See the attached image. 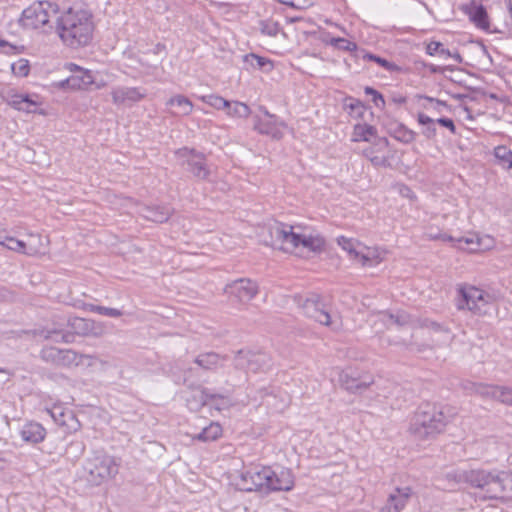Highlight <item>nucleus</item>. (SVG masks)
Listing matches in <instances>:
<instances>
[{"instance_id": "8", "label": "nucleus", "mask_w": 512, "mask_h": 512, "mask_svg": "<svg viewBox=\"0 0 512 512\" xmlns=\"http://www.w3.org/2000/svg\"><path fill=\"white\" fill-rule=\"evenodd\" d=\"M301 308L303 313L318 322L321 325L330 327L333 331H338L342 327V323L338 318H333L330 313L325 308L324 303L322 302L320 296L312 295L311 297L306 298L302 304Z\"/></svg>"}, {"instance_id": "36", "label": "nucleus", "mask_w": 512, "mask_h": 512, "mask_svg": "<svg viewBox=\"0 0 512 512\" xmlns=\"http://www.w3.org/2000/svg\"><path fill=\"white\" fill-rule=\"evenodd\" d=\"M467 14L470 20L481 29H488L489 22L487 12L483 6H472L468 8Z\"/></svg>"}, {"instance_id": "54", "label": "nucleus", "mask_w": 512, "mask_h": 512, "mask_svg": "<svg viewBox=\"0 0 512 512\" xmlns=\"http://www.w3.org/2000/svg\"><path fill=\"white\" fill-rule=\"evenodd\" d=\"M364 91L367 95H371L373 97L372 101L376 107L383 108L385 106V100L382 94H380L378 91H376L372 87H365Z\"/></svg>"}, {"instance_id": "42", "label": "nucleus", "mask_w": 512, "mask_h": 512, "mask_svg": "<svg viewBox=\"0 0 512 512\" xmlns=\"http://www.w3.org/2000/svg\"><path fill=\"white\" fill-rule=\"evenodd\" d=\"M392 136L396 140L408 144L415 140L416 133L408 129L404 125L399 124L395 127L394 131L392 132Z\"/></svg>"}, {"instance_id": "2", "label": "nucleus", "mask_w": 512, "mask_h": 512, "mask_svg": "<svg viewBox=\"0 0 512 512\" xmlns=\"http://www.w3.org/2000/svg\"><path fill=\"white\" fill-rule=\"evenodd\" d=\"M270 240L266 243L289 253H296L297 250L311 252L321 251L325 241L319 235H304L294 232V228L287 224L274 223L269 227Z\"/></svg>"}, {"instance_id": "63", "label": "nucleus", "mask_w": 512, "mask_h": 512, "mask_svg": "<svg viewBox=\"0 0 512 512\" xmlns=\"http://www.w3.org/2000/svg\"><path fill=\"white\" fill-rule=\"evenodd\" d=\"M349 106L351 109H356V108L362 107V103L359 100H355L354 102L349 104Z\"/></svg>"}, {"instance_id": "16", "label": "nucleus", "mask_w": 512, "mask_h": 512, "mask_svg": "<svg viewBox=\"0 0 512 512\" xmlns=\"http://www.w3.org/2000/svg\"><path fill=\"white\" fill-rule=\"evenodd\" d=\"M265 118L255 116L254 129L261 134L269 135L275 139H280L283 136L282 129L285 124L279 121L274 115L270 114L265 108L261 107Z\"/></svg>"}, {"instance_id": "19", "label": "nucleus", "mask_w": 512, "mask_h": 512, "mask_svg": "<svg viewBox=\"0 0 512 512\" xmlns=\"http://www.w3.org/2000/svg\"><path fill=\"white\" fill-rule=\"evenodd\" d=\"M268 491H289L294 486V478L290 470H272L268 480Z\"/></svg>"}, {"instance_id": "21", "label": "nucleus", "mask_w": 512, "mask_h": 512, "mask_svg": "<svg viewBox=\"0 0 512 512\" xmlns=\"http://www.w3.org/2000/svg\"><path fill=\"white\" fill-rule=\"evenodd\" d=\"M23 441L31 444H37L44 440L46 436L45 428L36 422L26 423L20 430Z\"/></svg>"}, {"instance_id": "27", "label": "nucleus", "mask_w": 512, "mask_h": 512, "mask_svg": "<svg viewBox=\"0 0 512 512\" xmlns=\"http://www.w3.org/2000/svg\"><path fill=\"white\" fill-rule=\"evenodd\" d=\"M22 335H31L33 337H41L43 338L44 340H50V339H55L54 336H61V341L62 342H65V343H69L70 342V338L72 337L71 334L69 333H62L61 330L59 329H56V328H53V329H46V328H43V329H36V330H32V331H26V330H22L20 332L17 333V337H21Z\"/></svg>"}, {"instance_id": "59", "label": "nucleus", "mask_w": 512, "mask_h": 512, "mask_svg": "<svg viewBox=\"0 0 512 512\" xmlns=\"http://www.w3.org/2000/svg\"><path fill=\"white\" fill-rule=\"evenodd\" d=\"M429 102V106H425L426 109H433L437 113H441L443 108L447 107V104L441 100H435L430 97L425 98Z\"/></svg>"}, {"instance_id": "1", "label": "nucleus", "mask_w": 512, "mask_h": 512, "mask_svg": "<svg viewBox=\"0 0 512 512\" xmlns=\"http://www.w3.org/2000/svg\"><path fill=\"white\" fill-rule=\"evenodd\" d=\"M56 30L61 40L76 48L90 43L94 25L92 14L86 8L75 5L57 17Z\"/></svg>"}, {"instance_id": "4", "label": "nucleus", "mask_w": 512, "mask_h": 512, "mask_svg": "<svg viewBox=\"0 0 512 512\" xmlns=\"http://www.w3.org/2000/svg\"><path fill=\"white\" fill-rule=\"evenodd\" d=\"M448 423L442 409L434 404L420 406L410 424V434L417 441L431 440L442 433Z\"/></svg>"}, {"instance_id": "23", "label": "nucleus", "mask_w": 512, "mask_h": 512, "mask_svg": "<svg viewBox=\"0 0 512 512\" xmlns=\"http://www.w3.org/2000/svg\"><path fill=\"white\" fill-rule=\"evenodd\" d=\"M25 251L24 254L28 256L43 255L46 253L48 239L42 237L40 234L30 233L27 240L24 241Z\"/></svg>"}, {"instance_id": "61", "label": "nucleus", "mask_w": 512, "mask_h": 512, "mask_svg": "<svg viewBox=\"0 0 512 512\" xmlns=\"http://www.w3.org/2000/svg\"><path fill=\"white\" fill-rule=\"evenodd\" d=\"M436 123L449 129L452 134L456 133V126H455L454 122L449 118H438L436 120Z\"/></svg>"}, {"instance_id": "40", "label": "nucleus", "mask_w": 512, "mask_h": 512, "mask_svg": "<svg viewBox=\"0 0 512 512\" xmlns=\"http://www.w3.org/2000/svg\"><path fill=\"white\" fill-rule=\"evenodd\" d=\"M493 155L496 159V164L506 169L512 164V150L505 145H499L494 148Z\"/></svg>"}, {"instance_id": "14", "label": "nucleus", "mask_w": 512, "mask_h": 512, "mask_svg": "<svg viewBox=\"0 0 512 512\" xmlns=\"http://www.w3.org/2000/svg\"><path fill=\"white\" fill-rule=\"evenodd\" d=\"M116 106H131L145 98L146 91L140 87L115 86L110 92Z\"/></svg>"}, {"instance_id": "57", "label": "nucleus", "mask_w": 512, "mask_h": 512, "mask_svg": "<svg viewBox=\"0 0 512 512\" xmlns=\"http://www.w3.org/2000/svg\"><path fill=\"white\" fill-rule=\"evenodd\" d=\"M364 91L367 95H371L373 97L372 101L376 107L383 108L385 106V100L382 94H380L378 91H376L372 87H365Z\"/></svg>"}, {"instance_id": "3", "label": "nucleus", "mask_w": 512, "mask_h": 512, "mask_svg": "<svg viewBox=\"0 0 512 512\" xmlns=\"http://www.w3.org/2000/svg\"><path fill=\"white\" fill-rule=\"evenodd\" d=\"M457 482H467L485 492L490 499H497L507 492H512V474L507 471L469 470L453 475Z\"/></svg>"}, {"instance_id": "53", "label": "nucleus", "mask_w": 512, "mask_h": 512, "mask_svg": "<svg viewBox=\"0 0 512 512\" xmlns=\"http://www.w3.org/2000/svg\"><path fill=\"white\" fill-rule=\"evenodd\" d=\"M498 402L512 406V387L501 385Z\"/></svg>"}, {"instance_id": "33", "label": "nucleus", "mask_w": 512, "mask_h": 512, "mask_svg": "<svg viewBox=\"0 0 512 512\" xmlns=\"http://www.w3.org/2000/svg\"><path fill=\"white\" fill-rule=\"evenodd\" d=\"M337 244L344 250L348 253L349 257L358 262V259H359V256H360V252H361V248H362V243H360L359 241L353 239V238H347V237H344V236H340L337 238Z\"/></svg>"}, {"instance_id": "17", "label": "nucleus", "mask_w": 512, "mask_h": 512, "mask_svg": "<svg viewBox=\"0 0 512 512\" xmlns=\"http://www.w3.org/2000/svg\"><path fill=\"white\" fill-rule=\"evenodd\" d=\"M412 495L410 487L395 488L387 498L380 512H401Z\"/></svg>"}, {"instance_id": "9", "label": "nucleus", "mask_w": 512, "mask_h": 512, "mask_svg": "<svg viewBox=\"0 0 512 512\" xmlns=\"http://www.w3.org/2000/svg\"><path fill=\"white\" fill-rule=\"evenodd\" d=\"M272 475L271 467H252L241 472L237 486L243 491L268 492V480Z\"/></svg>"}, {"instance_id": "34", "label": "nucleus", "mask_w": 512, "mask_h": 512, "mask_svg": "<svg viewBox=\"0 0 512 512\" xmlns=\"http://www.w3.org/2000/svg\"><path fill=\"white\" fill-rule=\"evenodd\" d=\"M68 325L71 329L79 335H96L94 330L95 322L89 319H84L80 317H71L68 319Z\"/></svg>"}, {"instance_id": "50", "label": "nucleus", "mask_w": 512, "mask_h": 512, "mask_svg": "<svg viewBox=\"0 0 512 512\" xmlns=\"http://www.w3.org/2000/svg\"><path fill=\"white\" fill-rule=\"evenodd\" d=\"M2 246L6 247L7 249H9L11 251L22 253V254H24V251H25V244H24L23 240H18L16 238L8 236V235H7V239H5V244H3Z\"/></svg>"}, {"instance_id": "41", "label": "nucleus", "mask_w": 512, "mask_h": 512, "mask_svg": "<svg viewBox=\"0 0 512 512\" xmlns=\"http://www.w3.org/2000/svg\"><path fill=\"white\" fill-rule=\"evenodd\" d=\"M417 121L420 125L424 127L422 134L427 139H433L436 136V120H434L433 118L429 117L424 113H418Z\"/></svg>"}, {"instance_id": "46", "label": "nucleus", "mask_w": 512, "mask_h": 512, "mask_svg": "<svg viewBox=\"0 0 512 512\" xmlns=\"http://www.w3.org/2000/svg\"><path fill=\"white\" fill-rule=\"evenodd\" d=\"M420 325H421V327L427 328L434 332L442 333L444 335V340H443L444 342H448L451 340V335H450L449 330L447 328H444L437 322H434L429 319H424Z\"/></svg>"}, {"instance_id": "5", "label": "nucleus", "mask_w": 512, "mask_h": 512, "mask_svg": "<svg viewBox=\"0 0 512 512\" xmlns=\"http://www.w3.org/2000/svg\"><path fill=\"white\" fill-rule=\"evenodd\" d=\"M58 6L49 1H36L27 7L20 19L27 29H42L50 32L53 29L52 19L57 20Z\"/></svg>"}, {"instance_id": "26", "label": "nucleus", "mask_w": 512, "mask_h": 512, "mask_svg": "<svg viewBox=\"0 0 512 512\" xmlns=\"http://www.w3.org/2000/svg\"><path fill=\"white\" fill-rule=\"evenodd\" d=\"M166 106L176 107V111H171L170 113L175 116H187L189 115L194 106L193 103L184 95H175L167 100Z\"/></svg>"}, {"instance_id": "51", "label": "nucleus", "mask_w": 512, "mask_h": 512, "mask_svg": "<svg viewBox=\"0 0 512 512\" xmlns=\"http://www.w3.org/2000/svg\"><path fill=\"white\" fill-rule=\"evenodd\" d=\"M47 412L58 425H60L61 420L66 419V413H72L71 410L64 409L60 405H54L51 409H47Z\"/></svg>"}, {"instance_id": "47", "label": "nucleus", "mask_w": 512, "mask_h": 512, "mask_svg": "<svg viewBox=\"0 0 512 512\" xmlns=\"http://www.w3.org/2000/svg\"><path fill=\"white\" fill-rule=\"evenodd\" d=\"M60 426L64 427L67 433H75L81 428V424L73 412L66 413V419L61 420Z\"/></svg>"}, {"instance_id": "44", "label": "nucleus", "mask_w": 512, "mask_h": 512, "mask_svg": "<svg viewBox=\"0 0 512 512\" xmlns=\"http://www.w3.org/2000/svg\"><path fill=\"white\" fill-rule=\"evenodd\" d=\"M326 43L332 47H335L337 49L343 50V51H355L357 49V45L355 42L349 41L344 38H336L333 37L326 41Z\"/></svg>"}, {"instance_id": "52", "label": "nucleus", "mask_w": 512, "mask_h": 512, "mask_svg": "<svg viewBox=\"0 0 512 512\" xmlns=\"http://www.w3.org/2000/svg\"><path fill=\"white\" fill-rule=\"evenodd\" d=\"M13 73L17 76L24 77L29 73V63L25 59H19L11 66Z\"/></svg>"}, {"instance_id": "31", "label": "nucleus", "mask_w": 512, "mask_h": 512, "mask_svg": "<svg viewBox=\"0 0 512 512\" xmlns=\"http://www.w3.org/2000/svg\"><path fill=\"white\" fill-rule=\"evenodd\" d=\"M222 435V427L217 422H211L205 426L201 432L192 436V440L201 442L215 441Z\"/></svg>"}, {"instance_id": "60", "label": "nucleus", "mask_w": 512, "mask_h": 512, "mask_svg": "<svg viewBox=\"0 0 512 512\" xmlns=\"http://www.w3.org/2000/svg\"><path fill=\"white\" fill-rule=\"evenodd\" d=\"M193 397L199 400V405H205L210 399L215 398V395H210L203 390H197L194 392Z\"/></svg>"}, {"instance_id": "45", "label": "nucleus", "mask_w": 512, "mask_h": 512, "mask_svg": "<svg viewBox=\"0 0 512 512\" xmlns=\"http://www.w3.org/2000/svg\"><path fill=\"white\" fill-rule=\"evenodd\" d=\"M85 308L91 312H95L100 315H105V316L114 317V318L120 317L122 315V312L116 308H109V307H104V306H99V305H94V304H87L85 306Z\"/></svg>"}, {"instance_id": "7", "label": "nucleus", "mask_w": 512, "mask_h": 512, "mask_svg": "<svg viewBox=\"0 0 512 512\" xmlns=\"http://www.w3.org/2000/svg\"><path fill=\"white\" fill-rule=\"evenodd\" d=\"M459 293L462 296V301L458 303V308L466 307L474 314H487L489 307L495 302L493 295L474 286L460 288Z\"/></svg>"}, {"instance_id": "32", "label": "nucleus", "mask_w": 512, "mask_h": 512, "mask_svg": "<svg viewBox=\"0 0 512 512\" xmlns=\"http://www.w3.org/2000/svg\"><path fill=\"white\" fill-rule=\"evenodd\" d=\"M501 385H492L484 383H471V391L482 398L498 401Z\"/></svg>"}, {"instance_id": "24", "label": "nucleus", "mask_w": 512, "mask_h": 512, "mask_svg": "<svg viewBox=\"0 0 512 512\" xmlns=\"http://www.w3.org/2000/svg\"><path fill=\"white\" fill-rule=\"evenodd\" d=\"M71 70H76L77 74L67 79V83L78 89H87L94 84V78L89 70H84L75 64H71Z\"/></svg>"}, {"instance_id": "6", "label": "nucleus", "mask_w": 512, "mask_h": 512, "mask_svg": "<svg viewBox=\"0 0 512 512\" xmlns=\"http://www.w3.org/2000/svg\"><path fill=\"white\" fill-rule=\"evenodd\" d=\"M85 470L90 476L89 481L99 485L118 473V464L112 456L95 454L88 459Z\"/></svg>"}, {"instance_id": "28", "label": "nucleus", "mask_w": 512, "mask_h": 512, "mask_svg": "<svg viewBox=\"0 0 512 512\" xmlns=\"http://www.w3.org/2000/svg\"><path fill=\"white\" fill-rule=\"evenodd\" d=\"M7 102L14 109L27 113H34L37 107V102L29 95L13 94Z\"/></svg>"}, {"instance_id": "22", "label": "nucleus", "mask_w": 512, "mask_h": 512, "mask_svg": "<svg viewBox=\"0 0 512 512\" xmlns=\"http://www.w3.org/2000/svg\"><path fill=\"white\" fill-rule=\"evenodd\" d=\"M386 252L377 247H367L362 245L358 263L362 266L373 267L381 263L385 258Z\"/></svg>"}, {"instance_id": "48", "label": "nucleus", "mask_w": 512, "mask_h": 512, "mask_svg": "<svg viewBox=\"0 0 512 512\" xmlns=\"http://www.w3.org/2000/svg\"><path fill=\"white\" fill-rule=\"evenodd\" d=\"M60 426L64 427L67 433H75L81 428V424L73 412L66 413V419L61 420Z\"/></svg>"}, {"instance_id": "18", "label": "nucleus", "mask_w": 512, "mask_h": 512, "mask_svg": "<svg viewBox=\"0 0 512 512\" xmlns=\"http://www.w3.org/2000/svg\"><path fill=\"white\" fill-rule=\"evenodd\" d=\"M388 144L386 138H377L373 146L364 149L363 154L375 167H387L390 165L385 154Z\"/></svg>"}, {"instance_id": "62", "label": "nucleus", "mask_w": 512, "mask_h": 512, "mask_svg": "<svg viewBox=\"0 0 512 512\" xmlns=\"http://www.w3.org/2000/svg\"><path fill=\"white\" fill-rule=\"evenodd\" d=\"M5 239H7V233L4 229H0V245L5 244Z\"/></svg>"}, {"instance_id": "56", "label": "nucleus", "mask_w": 512, "mask_h": 512, "mask_svg": "<svg viewBox=\"0 0 512 512\" xmlns=\"http://www.w3.org/2000/svg\"><path fill=\"white\" fill-rule=\"evenodd\" d=\"M364 91L367 95H371L373 97L372 101L376 107L383 108L385 106V100L382 94H380L378 91H376L372 87H365Z\"/></svg>"}, {"instance_id": "11", "label": "nucleus", "mask_w": 512, "mask_h": 512, "mask_svg": "<svg viewBox=\"0 0 512 512\" xmlns=\"http://www.w3.org/2000/svg\"><path fill=\"white\" fill-rule=\"evenodd\" d=\"M43 361L56 365L69 367L79 365L82 358H88L86 355H79L72 349H59L53 346L44 347L40 352Z\"/></svg>"}, {"instance_id": "38", "label": "nucleus", "mask_w": 512, "mask_h": 512, "mask_svg": "<svg viewBox=\"0 0 512 512\" xmlns=\"http://www.w3.org/2000/svg\"><path fill=\"white\" fill-rule=\"evenodd\" d=\"M243 61L252 68H257L265 72H269L273 69V63L270 59L253 53L244 55Z\"/></svg>"}, {"instance_id": "13", "label": "nucleus", "mask_w": 512, "mask_h": 512, "mask_svg": "<svg viewBox=\"0 0 512 512\" xmlns=\"http://www.w3.org/2000/svg\"><path fill=\"white\" fill-rule=\"evenodd\" d=\"M236 366L246 369L248 372H265L271 364L270 357L263 352H242L240 351L235 358Z\"/></svg>"}, {"instance_id": "58", "label": "nucleus", "mask_w": 512, "mask_h": 512, "mask_svg": "<svg viewBox=\"0 0 512 512\" xmlns=\"http://www.w3.org/2000/svg\"><path fill=\"white\" fill-rule=\"evenodd\" d=\"M367 58L372 61H375L376 63H378L379 65H381L388 71H396L399 69L398 66L395 65L394 63H391V62L387 61L386 59L378 57L376 55L368 54Z\"/></svg>"}, {"instance_id": "25", "label": "nucleus", "mask_w": 512, "mask_h": 512, "mask_svg": "<svg viewBox=\"0 0 512 512\" xmlns=\"http://www.w3.org/2000/svg\"><path fill=\"white\" fill-rule=\"evenodd\" d=\"M378 318L387 328H392L393 326L403 327L413 324L411 316L405 312H399L395 315L381 312Z\"/></svg>"}, {"instance_id": "64", "label": "nucleus", "mask_w": 512, "mask_h": 512, "mask_svg": "<svg viewBox=\"0 0 512 512\" xmlns=\"http://www.w3.org/2000/svg\"><path fill=\"white\" fill-rule=\"evenodd\" d=\"M505 5L507 7L508 12L512 16V0H505Z\"/></svg>"}, {"instance_id": "20", "label": "nucleus", "mask_w": 512, "mask_h": 512, "mask_svg": "<svg viewBox=\"0 0 512 512\" xmlns=\"http://www.w3.org/2000/svg\"><path fill=\"white\" fill-rule=\"evenodd\" d=\"M340 382L346 390L352 393H361L374 383V379L369 375L356 378L349 372L343 371L340 374Z\"/></svg>"}, {"instance_id": "37", "label": "nucleus", "mask_w": 512, "mask_h": 512, "mask_svg": "<svg viewBox=\"0 0 512 512\" xmlns=\"http://www.w3.org/2000/svg\"><path fill=\"white\" fill-rule=\"evenodd\" d=\"M377 130L374 126L368 124H357L353 130V141H371L376 138Z\"/></svg>"}, {"instance_id": "43", "label": "nucleus", "mask_w": 512, "mask_h": 512, "mask_svg": "<svg viewBox=\"0 0 512 512\" xmlns=\"http://www.w3.org/2000/svg\"><path fill=\"white\" fill-rule=\"evenodd\" d=\"M260 31L262 34L269 37H275L281 31L280 25L273 19H265L259 22Z\"/></svg>"}, {"instance_id": "30", "label": "nucleus", "mask_w": 512, "mask_h": 512, "mask_svg": "<svg viewBox=\"0 0 512 512\" xmlns=\"http://www.w3.org/2000/svg\"><path fill=\"white\" fill-rule=\"evenodd\" d=\"M224 358L217 353L207 352L199 354L194 362L205 370H213L222 365Z\"/></svg>"}, {"instance_id": "10", "label": "nucleus", "mask_w": 512, "mask_h": 512, "mask_svg": "<svg viewBox=\"0 0 512 512\" xmlns=\"http://www.w3.org/2000/svg\"><path fill=\"white\" fill-rule=\"evenodd\" d=\"M175 155L179 164L182 166L187 165V170L192 173L194 177L201 180L209 178L211 170L203 154L196 153L194 150H189L188 148H182L177 150Z\"/></svg>"}, {"instance_id": "55", "label": "nucleus", "mask_w": 512, "mask_h": 512, "mask_svg": "<svg viewBox=\"0 0 512 512\" xmlns=\"http://www.w3.org/2000/svg\"><path fill=\"white\" fill-rule=\"evenodd\" d=\"M364 91L367 95H371L373 97L372 101L376 107L383 108L385 106V100L382 94H380L378 91H376L372 87H365Z\"/></svg>"}, {"instance_id": "15", "label": "nucleus", "mask_w": 512, "mask_h": 512, "mask_svg": "<svg viewBox=\"0 0 512 512\" xmlns=\"http://www.w3.org/2000/svg\"><path fill=\"white\" fill-rule=\"evenodd\" d=\"M426 236L428 239H431V240H442V241L453 242L454 246L461 248V249H467L470 252H477L482 249L488 248V245H485V246L482 245L483 239L477 235H470L467 237H461L458 239H454L452 236H449L447 234L435 233V232L429 231V232H426Z\"/></svg>"}, {"instance_id": "35", "label": "nucleus", "mask_w": 512, "mask_h": 512, "mask_svg": "<svg viewBox=\"0 0 512 512\" xmlns=\"http://www.w3.org/2000/svg\"><path fill=\"white\" fill-rule=\"evenodd\" d=\"M427 54L434 56L439 55L443 59L454 58L457 63H461L462 58L459 53H451L448 49L444 48L443 44L440 42L432 41L427 44L426 47Z\"/></svg>"}, {"instance_id": "49", "label": "nucleus", "mask_w": 512, "mask_h": 512, "mask_svg": "<svg viewBox=\"0 0 512 512\" xmlns=\"http://www.w3.org/2000/svg\"><path fill=\"white\" fill-rule=\"evenodd\" d=\"M201 101L215 109L222 110L229 105V101L217 95H205L200 97Z\"/></svg>"}, {"instance_id": "29", "label": "nucleus", "mask_w": 512, "mask_h": 512, "mask_svg": "<svg viewBox=\"0 0 512 512\" xmlns=\"http://www.w3.org/2000/svg\"><path fill=\"white\" fill-rule=\"evenodd\" d=\"M140 214L147 220L163 223L170 217V209L167 207H142Z\"/></svg>"}, {"instance_id": "39", "label": "nucleus", "mask_w": 512, "mask_h": 512, "mask_svg": "<svg viewBox=\"0 0 512 512\" xmlns=\"http://www.w3.org/2000/svg\"><path fill=\"white\" fill-rule=\"evenodd\" d=\"M226 114L233 118H247L251 110L248 105L239 101H229V105L225 108Z\"/></svg>"}, {"instance_id": "12", "label": "nucleus", "mask_w": 512, "mask_h": 512, "mask_svg": "<svg viewBox=\"0 0 512 512\" xmlns=\"http://www.w3.org/2000/svg\"><path fill=\"white\" fill-rule=\"evenodd\" d=\"M224 291L232 301L248 303L258 293V285L250 279L241 278L227 284Z\"/></svg>"}]
</instances>
